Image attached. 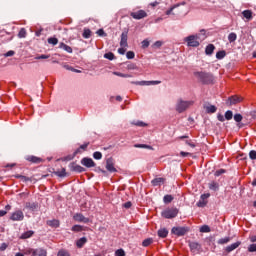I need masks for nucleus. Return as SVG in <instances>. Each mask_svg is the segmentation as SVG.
Instances as JSON below:
<instances>
[{
  "label": "nucleus",
  "instance_id": "19",
  "mask_svg": "<svg viewBox=\"0 0 256 256\" xmlns=\"http://www.w3.org/2000/svg\"><path fill=\"white\" fill-rule=\"evenodd\" d=\"M204 109L206 113H217V106L210 105V104H204Z\"/></svg>",
  "mask_w": 256,
  "mask_h": 256
},
{
  "label": "nucleus",
  "instance_id": "22",
  "mask_svg": "<svg viewBox=\"0 0 256 256\" xmlns=\"http://www.w3.org/2000/svg\"><path fill=\"white\" fill-rule=\"evenodd\" d=\"M242 15L248 21H251L253 19V11H251V10H244L242 12Z\"/></svg>",
  "mask_w": 256,
  "mask_h": 256
},
{
  "label": "nucleus",
  "instance_id": "50",
  "mask_svg": "<svg viewBox=\"0 0 256 256\" xmlns=\"http://www.w3.org/2000/svg\"><path fill=\"white\" fill-rule=\"evenodd\" d=\"M133 125H136V127H147V124L143 121L133 122Z\"/></svg>",
  "mask_w": 256,
  "mask_h": 256
},
{
  "label": "nucleus",
  "instance_id": "8",
  "mask_svg": "<svg viewBox=\"0 0 256 256\" xmlns=\"http://www.w3.org/2000/svg\"><path fill=\"white\" fill-rule=\"evenodd\" d=\"M69 169H70V171H73L74 173H85V168L79 164H76L75 162H71L69 164Z\"/></svg>",
  "mask_w": 256,
  "mask_h": 256
},
{
  "label": "nucleus",
  "instance_id": "43",
  "mask_svg": "<svg viewBox=\"0 0 256 256\" xmlns=\"http://www.w3.org/2000/svg\"><path fill=\"white\" fill-rule=\"evenodd\" d=\"M104 58L108 59L109 61H113V59H115V54H113L112 52H108L104 54Z\"/></svg>",
  "mask_w": 256,
  "mask_h": 256
},
{
  "label": "nucleus",
  "instance_id": "13",
  "mask_svg": "<svg viewBox=\"0 0 256 256\" xmlns=\"http://www.w3.org/2000/svg\"><path fill=\"white\" fill-rule=\"evenodd\" d=\"M81 165H84V167L91 169V167H95V161H93V159L91 158L85 157L82 158Z\"/></svg>",
  "mask_w": 256,
  "mask_h": 256
},
{
  "label": "nucleus",
  "instance_id": "30",
  "mask_svg": "<svg viewBox=\"0 0 256 256\" xmlns=\"http://www.w3.org/2000/svg\"><path fill=\"white\" fill-rule=\"evenodd\" d=\"M47 225H49V227H54L55 229H57V227H59V220H49L47 221Z\"/></svg>",
  "mask_w": 256,
  "mask_h": 256
},
{
  "label": "nucleus",
  "instance_id": "51",
  "mask_svg": "<svg viewBox=\"0 0 256 256\" xmlns=\"http://www.w3.org/2000/svg\"><path fill=\"white\" fill-rule=\"evenodd\" d=\"M207 205V200H200L197 202V207H205Z\"/></svg>",
  "mask_w": 256,
  "mask_h": 256
},
{
  "label": "nucleus",
  "instance_id": "52",
  "mask_svg": "<svg viewBox=\"0 0 256 256\" xmlns=\"http://www.w3.org/2000/svg\"><path fill=\"white\" fill-rule=\"evenodd\" d=\"M126 57H127V59H135V52H133V51H128V52L126 53Z\"/></svg>",
  "mask_w": 256,
  "mask_h": 256
},
{
  "label": "nucleus",
  "instance_id": "41",
  "mask_svg": "<svg viewBox=\"0 0 256 256\" xmlns=\"http://www.w3.org/2000/svg\"><path fill=\"white\" fill-rule=\"evenodd\" d=\"M225 119H226L227 121H231V119H233V111L227 110V111L225 112Z\"/></svg>",
  "mask_w": 256,
  "mask_h": 256
},
{
  "label": "nucleus",
  "instance_id": "33",
  "mask_svg": "<svg viewBox=\"0 0 256 256\" xmlns=\"http://www.w3.org/2000/svg\"><path fill=\"white\" fill-rule=\"evenodd\" d=\"M33 231H27V232H24L22 235H21V237H20V239H29V238H31V237H33Z\"/></svg>",
  "mask_w": 256,
  "mask_h": 256
},
{
  "label": "nucleus",
  "instance_id": "32",
  "mask_svg": "<svg viewBox=\"0 0 256 256\" xmlns=\"http://www.w3.org/2000/svg\"><path fill=\"white\" fill-rule=\"evenodd\" d=\"M209 189H210L211 191H219V183H217V182H211V183L209 184Z\"/></svg>",
  "mask_w": 256,
  "mask_h": 256
},
{
  "label": "nucleus",
  "instance_id": "59",
  "mask_svg": "<svg viewBox=\"0 0 256 256\" xmlns=\"http://www.w3.org/2000/svg\"><path fill=\"white\" fill-rule=\"evenodd\" d=\"M89 147V142H86L84 144H82L79 148L82 150V151H87V148Z\"/></svg>",
  "mask_w": 256,
  "mask_h": 256
},
{
  "label": "nucleus",
  "instance_id": "23",
  "mask_svg": "<svg viewBox=\"0 0 256 256\" xmlns=\"http://www.w3.org/2000/svg\"><path fill=\"white\" fill-rule=\"evenodd\" d=\"M234 121H236V123H238L237 126L239 127V129H241V127H243V124H241V122L243 121V115L235 114Z\"/></svg>",
  "mask_w": 256,
  "mask_h": 256
},
{
  "label": "nucleus",
  "instance_id": "57",
  "mask_svg": "<svg viewBox=\"0 0 256 256\" xmlns=\"http://www.w3.org/2000/svg\"><path fill=\"white\" fill-rule=\"evenodd\" d=\"M149 45H150L149 40L142 41V49H147V47H149Z\"/></svg>",
  "mask_w": 256,
  "mask_h": 256
},
{
  "label": "nucleus",
  "instance_id": "58",
  "mask_svg": "<svg viewBox=\"0 0 256 256\" xmlns=\"http://www.w3.org/2000/svg\"><path fill=\"white\" fill-rule=\"evenodd\" d=\"M209 197H211V194L206 193V194H202L200 196V199H202L203 201H207V199H209Z\"/></svg>",
  "mask_w": 256,
  "mask_h": 256
},
{
  "label": "nucleus",
  "instance_id": "26",
  "mask_svg": "<svg viewBox=\"0 0 256 256\" xmlns=\"http://www.w3.org/2000/svg\"><path fill=\"white\" fill-rule=\"evenodd\" d=\"M85 243H87V237H82L77 240L76 246L78 247V249H82V247L85 245Z\"/></svg>",
  "mask_w": 256,
  "mask_h": 256
},
{
  "label": "nucleus",
  "instance_id": "6",
  "mask_svg": "<svg viewBox=\"0 0 256 256\" xmlns=\"http://www.w3.org/2000/svg\"><path fill=\"white\" fill-rule=\"evenodd\" d=\"M28 254L32 256H47V250L44 248H36L28 250Z\"/></svg>",
  "mask_w": 256,
  "mask_h": 256
},
{
  "label": "nucleus",
  "instance_id": "3",
  "mask_svg": "<svg viewBox=\"0 0 256 256\" xmlns=\"http://www.w3.org/2000/svg\"><path fill=\"white\" fill-rule=\"evenodd\" d=\"M179 215V209L177 208H167L161 212V216L164 219H175Z\"/></svg>",
  "mask_w": 256,
  "mask_h": 256
},
{
  "label": "nucleus",
  "instance_id": "10",
  "mask_svg": "<svg viewBox=\"0 0 256 256\" xmlns=\"http://www.w3.org/2000/svg\"><path fill=\"white\" fill-rule=\"evenodd\" d=\"M106 169L109 171V173H117V168H115L113 158L110 157L106 160Z\"/></svg>",
  "mask_w": 256,
  "mask_h": 256
},
{
  "label": "nucleus",
  "instance_id": "53",
  "mask_svg": "<svg viewBox=\"0 0 256 256\" xmlns=\"http://www.w3.org/2000/svg\"><path fill=\"white\" fill-rule=\"evenodd\" d=\"M223 173H226L225 169H219L214 173V175H215V177H221V175H223Z\"/></svg>",
  "mask_w": 256,
  "mask_h": 256
},
{
  "label": "nucleus",
  "instance_id": "31",
  "mask_svg": "<svg viewBox=\"0 0 256 256\" xmlns=\"http://www.w3.org/2000/svg\"><path fill=\"white\" fill-rule=\"evenodd\" d=\"M14 177L16 179H21V181H23V183H27V181H31V178H29L27 176L20 175V174H16V175H14Z\"/></svg>",
  "mask_w": 256,
  "mask_h": 256
},
{
  "label": "nucleus",
  "instance_id": "4",
  "mask_svg": "<svg viewBox=\"0 0 256 256\" xmlns=\"http://www.w3.org/2000/svg\"><path fill=\"white\" fill-rule=\"evenodd\" d=\"M199 34L196 35H190L184 39V41L187 43L188 47H199L201 45V42H199Z\"/></svg>",
  "mask_w": 256,
  "mask_h": 256
},
{
  "label": "nucleus",
  "instance_id": "42",
  "mask_svg": "<svg viewBox=\"0 0 256 256\" xmlns=\"http://www.w3.org/2000/svg\"><path fill=\"white\" fill-rule=\"evenodd\" d=\"M153 243V238H147L142 242L143 247H149Z\"/></svg>",
  "mask_w": 256,
  "mask_h": 256
},
{
  "label": "nucleus",
  "instance_id": "49",
  "mask_svg": "<svg viewBox=\"0 0 256 256\" xmlns=\"http://www.w3.org/2000/svg\"><path fill=\"white\" fill-rule=\"evenodd\" d=\"M93 157H94V159H97V160L103 159V154L99 151H96L93 153Z\"/></svg>",
  "mask_w": 256,
  "mask_h": 256
},
{
  "label": "nucleus",
  "instance_id": "14",
  "mask_svg": "<svg viewBox=\"0 0 256 256\" xmlns=\"http://www.w3.org/2000/svg\"><path fill=\"white\" fill-rule=\"evenodd\" d=\"M180 5H175L166 11V15H181L182 10H179Z\"/></svg>",
  "mask_w": 256,
  "mask_h": 256
},
{
  "label": "nucleus",
  "instance_id": "2",
  "mask_svg": "<svg viewBox=\"0 0 256 256\" xmlns=\"http://www.w3.org/2000/svg\"><path fill=\"white\" fill-rule=\"evenodd\" d=\"M193 101H184L179 99L176 103V111L177 113H183L189 109V107L193 106Z\"/></svg>",
  "mask_w": 256,
  "mask_h": 256
},
{
  "label": "nucleus",
  "instance_id": "63",
  "mask_svg": "<svg viewBox=\"0 0 256 256\" xmlns=\"http://www.w3.org/2000/svg\"><path fill=\"white\" fill-rule=\"evenodd\" d=\"M127 69H129L130 71H133V70L137 69V65H135V64H129V65L127 66Z\"/></svg>",
  "mask_w": 256,
  "mask_h": 256
},
{
  "label": "nucleus",
  "instance_id": "20",
  "mask_svg": "<svg viewBox=\"0 0 256 256\" xmlns=\"http://www.w3.org/2000/svg\"><path fill=\"white\" fill-rule=\"evenodd\" d=\"M169 235V230L167 228H161L158 230V237L165 239Z\"/></svg>",
  "mask_w": 256,
  "mask_h": 256
},
{
  "label": "nucleus",
  "instance_id": "48",
  "mask_svg": "<svg viewBox=\"0 0 256 256\" xmlns=\"http://www.w3.org/2000/svg\"><path fill=\"white\" fill-rule=\"evenodd\" d=\"M72 231H74L75 233H79V232L83 231V226H81V225H74L72 227Z\"/></svg>",
  "mask_w": 256,
  "mask_h": 256
},
{
  "label": "nucleus",
  "instance_id": "1",
  "mask_svg": "<svg viewBox=\"0 0 256 256\" xmlns=\"http://www.w3.org/2000/svg\"><path fill=\"white\" fill-rule=\"evenodd\" d=\"M194 77H196L199 83L202 85H213L215 83V76L211 72L196 71L194 72Z\"/></svg>",
  "mask_w": 256,
  "mask_h": 256
},
{
  "label": "nucleus",
  "instance_id": "25",
  "mask_svg": "<svg viewBox=\"0 0 256 256\" xmlns=\"http://www.w3.org/2000/svg\"><path fill=\"white\" fill-rule=\"evenodd\" d=\"M151 183L154 187H157L159 185H163V183H165V180L164 178H155L151 181Z\"/></svg>",
  "mask_w": 256,
  "mask_h": 256
},
{
  "label": "nucleus",
  "instance_id": "64",
  "mask_svg": "<svg viewBox=\"0 0 256 256\" xmlns=\"http://www.w3.org/2000/svg\"><path fill=\"white\" fill-rule=\"evenodd\" d=\"M7 247H8L7 243H2L0 245V251H5L7 249Z\"/></svg>",
  "mask_w": 256,
  "mask_h": 256
},
{
  "label": "nucleus",
  "instance_id": "61",
  "mask_svg": "<svg viewBox=\"0 0 256 256\" xmlns=\"http://www.w3.org/2000/svg\"><path fill=\"white\" fill-rule=\"evenodd\" d=\"M13 55H15V51L10 50L7 53L4 54V57H13Z\"/></svg>",
  "mask_w": 256,
  "mask_h": 256
},
{
  "label": "nucleus",
  "instance_id": "60",
  "mask_svg": "<svg viewBox=\"0 0 256 256\" xmlns=\"http://www.w3.org/2000/svg\"><path fill=\"white\" fill-rule=\"evenodd\" d=\"M97 35H99V37H103V35L106 37L107 34L105 33V30L103 29H99L97 32Z\"/></svg>",
  "mask_w": 256,
  "mask_h": 256
},
{
  "label": "nucleus",
  "instance_id": "24",
  "mask_svg": "<svg viewBox=\"0 0 256 256\" xmlns=\"http://www.w3.org/2000/svg\"><path fill=\"white\" fill-rule=\"evenodd\" d=\"M189 247H190L191 251H193L194 253L196 251H199V249H201V245L197 242H190Z\"/></svg>",
  "mask_w": 256,
  "mask_h": 256
},
{
  "label": "nucleus",
  "instance_id": "47",
  "mask_svg": "<svg viewBox=\"0 0 256 256\" xmlns=\"http://www.w3.org/2000/svg\"><path fill=\"white\" fill-rule=\"evenodd\" d=\"M113 75H116V77H123L125 79L131 77V75L129 74H124V73H121V72H113Z\"/></svg>",
  "mask_w": 256,
  "mask_h": 256
},
{
  "label": "nucleus",
  "instance_id": "46",
  "mask_svg": "<svg viewBox=\"0 0 256 256\" xmlns=\"http://www.w3.org/2000/svg\"><path fill=\"white\" fill-rule=\"evenodd\" d=\"M82 37H84V39H89L91 37V30L89 29H84V32L82 34Z\"/></svg>",
  "mask_w": 256,
  "mask_h": 256
},
{
  "label": "nucleus",
  "instance_id": "37",
  "mask_svg": "<svg viewBox=\"0 0 256 256\" xmlns=\"http://www.w3.org/2000/svg\"><path fill=\"white\" fill-rule=\"evenodd\" d=\"M227 55V52L224 50L218 51L216 53V59H225V56Z\"/></svg>",
  "mask_w": 256,
  "mask_h": 256
},
{
  "label": "nucleus",
  "instance_id": "62",
  "mask_svg": "<svg viewBox=\"0 0 256 256\" xmlns=\"http://www.w3.org/2000/svg\"><path fill=\"white\" fill-rule=\"evenodd\" d=\"M217 119H218V121H220L221 123L225 122V116H223L222 114H218V115H217Z\"/></svg>",
  "mask_w": 256,
  "mask_h": 256
},
{
  "label": "nucleus",
  "instance_id": "17",
  "mask_svg": "<svg viewBox=\"0 0 256 256\" xmlns=\"http://www.w3.org/2000/svg\"><path fill=\"white\" fill-rule=\"evenodd\" d=\"M25 208L29 209V211H37L39 204L37 202H26Z\"/></svg>",
  "mask_w": 256,
  "mask_h": 256
},
{
  "label": "nucleus",
  "instance_id": "7",
  "mask_svg": "<svg viewBox=\"0 0 256 256\" xmlns=\"http://www.w3.org/2000/svg\"><path fill=\"white\" fill-rule=\"evenodd\" d=\"M130 16L133 19H136L137 21H139V20L145 19V17H147V12L145 10H138L136 12H131Z\"/></svg>",
  "mask_w": 256,
  "mask_h": 256
},
{
  "label": "nucleus",
  "instance_id": "11",
  "mask_svg": "<svg viewBox=\"0 0 256 256\" xmlns=\"http://www.w3.org/2000/svg\"><path fill=\"white\" fill-rule=\"evenodd\" d=\"M73 219L77 223H89V221H91L89 218L85 217L82 213H76L73 216Z\"/></svg>",
  "mask_w": 256,
  "mask_h": 256
},
{
  "label": "nucleus",
  "instance_id": "44",
  "mask_svg": "<svg viewBox=\"0 0 256 256\" xmlns=\"http://www.w3.org/2000/svg\"><path fill=\"white\" fill-rule=\"evenodd\" d=\"M200 232L201 233H211V228L207 225H203L201 228H200Z\"/></svg>",
  "mask_w": 256,
  "mask_h": 256
},
{
  "label": "nucleus",
  "instance_id": "40",
  "mask_svg": "<svg viewBox=\"0 0 256 256\" xmlns=\"http://www.w3.org/2000/svg\"><path fill=\"white\" fill-rule=\"evenodd\" d=\"M47 41L49 45H57V43H59V39H57L56 37H50Z\"/></svg>",
  "mask_w": 256,
  "mask_h": 256
},
{
  "label": "nucleus",
  "instance_id": "16",
  "mask_svg": "<svg viewBox=\"0 0 256 256\" xmlns=\"http://www.w3.org/2000/svg\"><path fill=\"white\" fill-rule=\"evenodd\" d=\"M240 245H241V241H237L235 243L228 245L225 248V251H226V253H231L232 251H235V249H237Z\"/></svg>",
  "mask_w": 256,
  "mask_h": 256
},
{
  "label": "nucleus",
  "instance_id": "5",
  "mask_svg": "<svg viewBox=\"0 0 256 256\" xmlns=\"http://www.w3.org/2000/svg\"><path fill=\"white\" fill-rule=\"evenodd\" d=\"M171 233L177 237H183L189 233V227L187 226H176L171 229Z\"/></svg>",
  "mask_w": 256,
  "mask_h": 256
},
{
  "label": "nucleus",
  "instance_id": "38",
  "mask_svg": "<svg viewBox=\"0 0 256 256\" xmlns=\"http://www.w3.org/2000/svg\"><path fill=\"white\" fill-rule=\"evenodd\" d=\"M172 201H173V196H172V195L167 194V195H165V196L163 197V202L166 203V204H169V203H171Z\"/></svg>",
  "mask_w": 256,
  "mask_h": 256
},
{
  "label": "nucleus",
  "instance_id": "55",
  "mask_svg": "<svg viewBox=\"0 0 256 256\" xmlns=\"http://www.w3.org/2000/svg\"><path fill=\"white\" fill-rule=\"evenodd\" d=\"M115 255L116 256H125V250L118 249V250H116Z\"/></svg>",
  "mask_w": 256,
  "mask_h": 256
},
{
  "label": "nucleus",
  "instance_id": "36",
  "mask_svg": "<svg viewBox=\"0 0 256 256\" xmlns=\"http://www.w3.org/2000/svg\"><path fill=\"white\" fill-rule=\"evenodd\" d=\"M134 147L136 149H153L152 146L146 145V144H135Z\"/></svg>",
  "mask_w": 256,
  "mask_h": 256
},
{
  "label": "nucleus",
  "instance_id": "18",
  "mask_svg": "<svg viewBox=\"0 0 256 256\" xmlns=\"http://www.w3.org/2000/svg\"><path fill=\"white\" fill-rule=\"evenodd\" d=\"M26 161H29L30 163H35V164L43 163V159L37 156H27Z\"/></svg>",
  "mask_w": 256,
  "mask_h": 256
},
{
  "label": "nucleus",
  "instance_id": "34",
  "mask_svg": "<svg viewBox=\"0 0 256 256\" xmlns=\"http://www.w3.org/2000/svg\"><path fill=\"white\" fill-rule=\"evenodd\" d=\"M228 41L229 43H234V41H237V34L235 32H232L228 35Z\"/></svg>",
  "mask_w": 256,
  "mask_h": 256
},
{
  "label": "nucleus",
  "instance_id": "39",
  "mask_svg": "<svg viewBox=\"0 0 256 256\" xmlns=\"http://www.w3.org/2000/svg\"><path fill=\"white\" fill-rule=\"evenodd\" d=\"M132 85H140V86H149V81H132L131 82Z\"/></svg>",
  "mask_w": 256,
  "mask_h": 256
},
{
  "label": "nucleus",
  "instance_id": "54",
  "mask_svg": "<svg viewBox=\"0 0 256 256\" xmlns=\"http://www.w3.org/2000/svg\"><path fill=\"white\" fill-rule=\"evenodd\" d=\"M249 157H250V159H252V161H255V159H256V151L255 150H251L249 152Z\"/></svg>",
  "mask_w": 256,
  "mask_h": 256
},
{
  "label": "nucleus",
  "instance_id": "56",
  "mask_svg": "<svg viewBox=\"0 0 256 256\" xmlns=\"http://www.w3.org/2000/svg\"><path fill=\"white\" fill-rule=\"evenodd\" d=\"M248 251H249V253H255V251H256V244H251L248 247Z\"/></svg>",
  "mask_w": 256,
  "mask_h": 256
},
{
  "label": "nucleus",
  "instance_id": "9",
  "mask_svg": "<svg viewBox=\"0 0 256 256\" xmlns=\"http://www.w3.org/2000/svg\"><path fill=\"white\" fill-rule=\"evenodd\" d=\"M10 219L11 221H23V219H25V215L23 214V211L17 210L12 213Z\"/></svg>",
  "mask_w": 256,
  "mask_h": 256
},
{
  "label": "nucleus",
  "instance_id": "29",
  "mask_svg": "<svg viewBox=\"0 0 256 256\" xmlns=\"http://www.w3.org/2000/svg\"><path fill=\"white\" fill-rule=\"evenodd\" d=\"M231 242V237H224V238H220L217 243L218 245H227V243Z\"/></svg>",
  "mask_w": 256,
  "mask_h": 256
},
{
  "label": "nucleus",
  "instance_id": "27",
  "mask_svg": "<svg viewBox=\"0 0 256 256\" xmlns=\"http://www.w3.org/2000/svg\"><path fill=\"white\" fill-rule=\"evenodd\" d=\"M213 51H215V45L209 44L205 48L206 55H213Z\"/></svg>",
  "mask_w": 256,
  "mask_h": 256
},
{
  "label": "nucleus",
  "instance_id": "35",
  "mask_svg": "<svg viewBox=\"0 0 256 256\" xmlns=\"http://www.w3.org/2000/svg\"><path fill=\"white\" fill-rule=\"evenodd\" d=\"M19 39H25L27 37V30L25 28H21L19 33H18Z\"/></svg>",
  "mask_w": 256,
  "mask_h": 256
},
{
  "label": "nucleus",
  "instance_id": "21",
  "mask_svg": "<svg viewBox=\"0 0 256 256\" xmlns=\"http://www.w3.org/2000/svg\"><path fill=\"white\" fill-rule=\"evenodd\" d=\"M59 49H63L64 51H66V53H73V48L63 42L59 44Z\"/></svg>",
  "mask_w": 256,
  "mask_h": 256
},
{
  "label": "nucleus",
  "instance_id": "28",
  "mask_svg": "<svg viewBox=\"0 0 256 256\" xmlns=\"http://www.w3.org/2000/svg\"><path fill=\"white\" fill-rule=\"evenodd\" d=\"M54 175L57 177H67V171L65 168H62L61 170L54 171Z\"/></svg>",
  "mask_w": 256,
  "mask_h": 256
},
{
  "label": "nucleus",
  "instance_id": "15",
  "mask_svg": "<svg viewBox=\"0 0 256 256\" xmlns=\"http://www.w3.org/2000/svg\"><path fill=\"white\" fill-rule=\"evenodd\" d=\"M127 39H128V32L124 31L121 34V40H120V47H128L129 44H127Z\"/></svg>",
  "mask_w": 256,
  "mask_h": 256
},
{
  "label": "nucleus",
  "instance_id": "12",
  "mask_svg": "<svg viewBox=\"0 0 256 256\" xmlns=\"http://www.w3.org/2000/svg\"><path fill=\"white\" fill-rule=\"evenodd\" d=\"M243 101V98L240 96H231L228 98L226 105H237V103H241Z\"/></svg>",
  "mask_w": 256,
  "mask_h": 256
},
{
  "label": "nucleus",
  "instance_id": "45",
  "mask_svg": "<svg viewBox=\"0 0 256 256\" xmlns=\"http://www.w3.org/2000/svg\"><path fill=\"white\" fill-rule=\"evenodd\" d=\"M57 256H71V254L67 250L61 249L58 251Z\"/></svg>",
  "mask_w": 256,
  "mask_h": 256
}]
</instances>
